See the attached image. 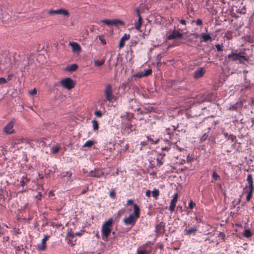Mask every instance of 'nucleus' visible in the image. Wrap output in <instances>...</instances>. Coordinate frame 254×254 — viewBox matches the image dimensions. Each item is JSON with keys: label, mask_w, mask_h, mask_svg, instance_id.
I'll use <instances>...</instances> for the list:
<instances>
[{"label": "nucleus", "mask_w": 254, "mask_h": 254, "mask_svg": "<svg viewBox=\"0 0 254 254\" xmlns=\"http://www.w3.org/2000/svg\"><path fill=\"white\" fill-rule=\"evenodd\" d=\"M195 23L197 25H201L202 24V21L200 19H197L196 20Z\"/></svg>", "instance_id": "nucleus-42"}, {"label": "nucleus", "mask_w": 254, "mask_h": 254, "mask_svg": "<svg viewBox=\"0 0 254 254\" xmlns=\"http://www.w3.org/2000/svg\"><path fill=\"white\" fill-rule=\"evenodd\" d=\"M49 193L52 194V193H51V192H49Z\"/></svg>", "instance_id": "nucleus-61"}, {"label": "nucleus", "mask_w": 254, "mask_h": 254, "mask_svg": "<svg viewBox=\"0 0 254 254\" xmlns=\"http://www.w3.org/2000/svg\"><path fill=\"white\" fill-rule=\"evenodd\" d=\"M237 61H239V64H243V63H244V61L245 60H243V59L242 58H240L239 59V60H238Z\"/></svg>", "instance_id": "nucleus-54"}, {"label": "nucleus", "mask_w": 254, "mask_h": 254, "mask_svg": "<svg viewBox=\"0 0 254 254\" xmlns=\"http://www.w3.org/2000/svg\"><path fill=\"white\" fill-rule=\"evenodd\" d=\"M201 37L202 39V41L203 42H206L208 41L212 40V37L209 34L202 33Z\"/></svg>", "instance_id": "nucleus-24"}, {"label": "nucleus", "mask_w": 254, "mask_h": 254, "mask_svg": "<svg viewBox=\"0 0 254 254\" xmlns=\"http://www.w3.org/2000/svg\"><path fill=\"white\" fill-rule=\"evenodd\" d=\"M205 70L203 67H199L194 72L193 77L195 79L201 77L204 74Z\"/></svg>", "instance_id": "nucleus-16"}, {"label": "nucleus", "mask_w": 254, "mask_h": 254, "mask_svg": "<svg viewBox=\"0 0 254 254\" xmlns=\"http://www.w3.org/2000/svg\"><path fill=\"white\" fill-rule=\"evenodd\" d=\"M68 236L71 238H73L74 236V234L72 233H68V234H67Z\"/></svg>", "instance_id": "nucleus-55"}, {"label": "nucleus", "mask_w": 254, "mask_h": 254, "mask_svg": "<svg viewBox=\"0 0 254 254\" xmlns=\"http://www.w3.org/2000/svg\"><path fill=\"white\" fill-rule=\"evenodd\" d=\"M13 75L12 74H9L8 76H7V79H6L7 81H9L10 80H11L12 77H13Z\"/></svg>", "instance_id": "nucleus-51"}, {"label": "nucleus", "mask_w": 254, "mask_h": 254, "mask_svg": "<svg viewBox=\"0 0 254 254\" xmlns=\"http://www.w3.org/2000/svg\"><path fill=\"white\" fill-rule=\"evenodd\" d=\"M147 245L146 244L142 245L140 248L137 250V254H150V250H147Z\"/></svg>", "instance_id": "nucleus-17"}, {"label": "nucleus", "mask_w": 254, "mask_h": 254, "mask_svg": "<svg viewBox=\"0 0 254 254\" xmlns=\"http://www.w3.org/2000/svg\"><path fill=\"white\" fill-rule=\"evenodd\" d=\"M197 231V228L196 226L191 227L188 230H185V234L187 235L190 236L191 234H195L196 232Z\"/></svg>", "instance_id": "nucleus-22"}, {"label": "nucleus", "mask_w": 254, "mask_h": 254, "mask_svg": "<svg viewBox=\"0 0 254 254\" xmlns=\"http://www.w3.org/2000/svg\"><path fill=\"white\" fill-rule=\"evenodd\" d=\"M49 193L52 194V193H51V192H49Z\"/></svg>", "instance_id": "nucleus-60"}, {"label": "nucleus", "mask_w": 254, "mask_h": 254, "mask_svg": "<svg viewBox=\"0 0 254 254\" xmlns=\"http://www.w3.org/2000/svg\"><path fill=\"white\" fill-rule=\"evenodd\" d=\"M148 140L150 141L152 144H156L159 141V140H157L156 141H154L153 139L149 137V136L147 137Z\"/></svg>", "instance_id": "nucleus-41"}, {"label": "nucleus", "mask_w": 254, "mask_h": 254, "mask_svg": "<svg viewBox=\"0 0 254 254\" xmlns=\"http://www.w3.org/2000/svg\"><path fill=\"white\" fill-rule=\"evenodd\" d=\"M150 29H149L148 31H145L144 32H143L142 33V37L144 38H145V36H147V35H149V33L150 32Z\"/></svg>", "instance_id": "nucleus-43"}, {"label": "nucleus", "mask_w": 254, "mask_h": 254, "mask_svg": "<svg viewBox=\"0 0 254 254\" xmlns=\"http://www.w3.org/2000/svg\"><path fill=\"white\" fill-rule=\"evenodd\" d=\"M135 76L136 77H137L138 78H141V77L144 76L143 73H137Z\"/></svg>", "instance_id": "nucleus-49"}, {"label": "nucleus", "mask_w": 254, "mask_h": 254, "mask_svg": "<svg viewBox=\"0 0 254 254\" xmlns=\"http://www.w3.org/2000/svg\"><path fill=\"white\" fill-rule=\"evenodd\" d=\"M195 206V204L192 200H190L189 203V207L190 209H192Z\"/></svg>", "instance_id": "nucleus-37"}, {"label": "nucleus", "mask_w": 254, "mask_h": 254, "mask_svg": "<svg viewBox=\"0 0 254 254\" xmlns=\"http://www.w3.org/2000/svg\"><path fill=\"white\" fill-rule=\"evenodd\" d=\"M254 190V189H245V188H244V189H243L244 192L247 193V195L246 196L247 201H249L251 200V199L252 198L253 193Z\"/></svg>", "instance_id": "nucleus-21"}, {"label": "nucleus", "mask_w": 254, "mask_h": 254, "mask_svg": "<svg viewBox=\"0 0 254 254\" xmlns=\"http://www.w3.org/2000/svg\"><path fill=\"white\" fill-rule=\"evenodd\" d=\"M77 68L78 65L75 64H73L66 66L65 69L68 71L73 72L75 71Z\"/></svg>", "instance_id": "nucleus-23"}, {"label": "nucleus", "mask_w": 254, "mask_h": 254, "mask_svg": "<svg viewBox=\"0 0 254 254\" xmlns=\"http://www.w3.org/2000/svg\"><path fill=\"white\" fill-rule=\"evenodd\" d=\"M225 134V136H227V135H228V134H227V133H226V134Z\"/></svg>", "instance_id": "nucleus-59"}, {"label": "nucleus", "mask_w": 254, "mask_h": 254, "mask_svg": "<svg viewBox=\"0 0 254 254\" xmlns=\"http://www.w3.org/2000/svg\"><path fill=\"white\" fill-rule=\"evenodd\" d=\"M37 93V89L36 88H34L30 92V94L31 95H35Z\"/></svg>", "instance_id": "nucleus-46"}, {"label": "nucleus", "mask_w": 254, "mask_h": 254, "mask_svg": "<svg viewBox=\"0 0 254 254\" xmlns=\"http://www.w3.org/2000/svg\"><path fill=\"white\" fill-rule=\"evenodd\" d=\"M15 122L11 121L7 124L3 128V132L6 134H11L15 133L14 129H13Z\"/></svg>", "instance_id": "nucleus-8"}, {"label": "nucleus", "mask_w": 254, "mask_h": 254, "mask_svg": "<svg viewBox=\"0 0 254 254\" xmlns=\"http://www.w3.org/2000/svg\"><path fill=\"white\" fill-rule=\"evenodd\" d=\"M94 114L96 117L98 118H101L102 116V113L99 110L96 111L94 113Z\"/></svg>", "instance_id": "nucleus-38"}, {"label": "nucleus", "mask_w": 254, "mask_h": 254, "mask_svg": "<svg viewBox=\"0 0 254 254\" xmlns=\"http://www.w3.org/2000/svg\"><path fill=\"white\" fill-rule=\"evenodd\" d=\"M7 83V80L4 77H0V85Z\"/></svg>", "instance_id": "nucleus-39"}, {"label": "nucleus", "mask_w": 254, "mask_h": 254, "mask_svg": "<svg viewBox=\"0 0 254 254\" xmlns=\"http://www.w3.org/2000/svg\"><path fill=\"white\" fill-rule=\"evenodd\" d=\"M151 194V191L150 190H147L146 191L145 194L147 197H150Z\"/></svg>", "instance_id": "nucleus-52"}, {"label": "nucleus", "mask_w": 254, "mask_h": 254, "mask_svg": "<svg viewBox=\"0 0 254 254\" xmlns=\"http://www.w3.org/2000/svg\"><path fill=\"white\" fill-rule=\"evenodd\" d=\"M125 212V210L123 209L120 210L118 212V216H120L122 214H123Z\"/></svg>", "instance_id": "nucleus-48"}, {"label": "nucleus", "mask_w": 254, "mask_h": 254, "mask_svg": "<svg viewBox=\"0 0 254 254\" xmlns=\"http://www.w3.org/2000/svg\"><path fill=\"white\" fill-rule=\"evenodd\" d=\"M103 175L104 172L99 169H95L89 172V176L93 177L99 178Z\"/></svg>", "instance_id": "nucleus-15"}, {"label": "nucleus", "mask_w": 254, "mask_h": 254, "mask_svg": "<svg viewBox=\"0 0 254 254\" xmlns=\"http://www.w3.org/2000/svg\"><path fill=\"white\" fill-rule=\"evenodd\" d=\"M165 156V153H161L158 154L157 156L156 161L157 165L158 166L162 165L165 161L164 157Z\"/></svg>", "instance_id": "nucleus-20"}, {"label": "nucleus", "mask_w": 254, "mask_h": 254, "mask_svg": "<svg viewBox=\"0 0 254 254\" xmlns=\"http://www.w3.org/2000/svg\"><path fill=\"white\" fill-rule=\"evenodd\" d=\"M227 58L228 59H230L233 61H236L238 60H239L240 58H242L245 61H247L248 60L246 57L243 55L241 52L239 53L232 52L230 54L228 55Z\"/></svg>", "instance_id": "nucleus-9"}, {"label": "nucleus", "mask_w": 254, "mask_h": 254, "mask_svg": "<svg viewBox=\"0 0 254 254\" xmlns=\"http://www.w3.org/2000/svg\"><path fill=\"white\" fill-rule=\"evenodd\" d=\"M178 194L176 193L174 194L173 199L171 200L170 206H169V210L171 212H173L175 210V208L176 206V203L178 201Z\"/></svg>", "instance_id": "nucleus-11"}, {"label": "nucleus", "mask_w": 254, "mask_h": 254, "mask_svg": "<svg viewBox=\"0 0 254 254\" xmlns=\"http://www.w3.org/2000/svg\"><path fill=\"white\" fill-rule=\"evenodd\" d=\"M168 144V145L167 146H165L164 147H162V150L168 151L170 149V146L171 144Z\"/></svg>", "instance_id": "nucleus-44"}, {"label": "nucleus", "mask_w": 254, "mask_h": 254, "mask_svg": "<svg viewBox=\"0 0 254 254\" xmlns=\"http://www.w3.org/2000/svg\"><path fill=\"white\" fill-rule=\"evenodd\" d=\"M110 196L112 198H115L116 197V193L114 190H111L110 192Z\"/></svg>", "instance_id": "nucleus-34"}, {"label": "nucleus", "mask_w": 254, "mask_h": 254, "mask_svg": "<svg viewBox=\"0 0 254 254\" xmlns=\"http://www.w3.org/2000/svg\"><path fill=\"white\" fill-rule=\"evenodd\" d=\"M133 200H132V199H128V200L127 201V204H126V205H127V206H128V205H130L133 204Z\"/></svg>", "instance_id": "nucleus-45"}, {"label": "nucleus", "mask_w": 254, "mask_h": 254, "mask_svg": "<svg viewBox=\"0 0 254 254\" xmlns=\"http://www.w3.org/2000/svg\"><path fill=\"white\" fill-rule=\"evenodd\" d=\"M42 197V194L41 193H39L36 196V198L38 200H41Z\"/></svg>", "instance_id": "nucleus-50"}, {"label": "nucleus", "mask_w": 254, "mask_h": 254, "mask_svg": "<svg viewBox=\"0 0 254 254\" xmlns=\"http://www.w3.org/2000/svg\"><path fill=\"white\" fill-rule=\"evenodd\" d=\"M92 125H93V128L94 130H97L99 128V124L97 121L95 120H93L92 121Z\"/></svg>", "instance_id": "nucleus-28"}, {"label": "nucleus", "mask_w": 254, "mask_h": 254, "mask_svg": "<svg viewBox=\"0 0 254 254\" xmlns=\"http://www.w3.org/2000/svg\"><path fill=\"white\" fill-rule=\"evenodd\" d=\"M101 22L108 26L124 25V22L119 19H104Z\"/></svg>", "instance_id": "nucleus-10"}, {"label": "nucleus", "mask_w": 254, "mask_h": 254, "mask_svg": "<svg viewBox=\"0 0 254 254\" xmlns=\"http://www.w3.org/2000/svg\"><path fill=\"white\" fill-rule=\"evenodd\" d=\"M29 180L27 179V177H23L21 180L20 182V184L21 186L23 187L27 183V182H29Z\"/></svg>", "instance_id": "nucleus-29"}, {"label": "nucleus", "mask_w": 254, "mask_h": 254, "mask_svg": "<svg viewBox=\"0 0 254 254\" xmlns=\"http://www.w3.org/2000/svg\"><path fill=\"white\" fill-rule=\"evenodd\" d=\"M215 47H216V48L217 49V50L218 52H220V51H223V49H222L223 46L222 45H220V44H217V45H215Z\"/></svg>", "instance_id": "nucleus-40"}, {"label": "nucleus", "mask_w": 254, "mask_h": 254, "mask_svg": "<svg viewBox=\"0 0 254 254\" xmlns=\"http://www.w3.org/2000/svg\"><path fill=\"white\" fill-rule=\"evenodd\" d=\"M60 83L63 87L68 90L73 88L75 85L74 81L68 77L62 79Z\"/></svg>", "instance_id": "nucleus-5"}, {"label": "nucleus", "mask_w": 254, "mask_h": 254, "mask_svg": "<svg viewBox=\"0 0 254 254\" xmlns=\"http://www.w3.org/2000/svg\"><path fill=\"white\" fill-rule=\"evenodd\" d=\"M236 137L233 136V135H230L229 137V139H231L232 140H233L234 138H235Z\"/></svg>", "instance_id": "nucleus-57"}, {"label": "nucleus", "mask_w": 254, "mask_h": 254, "mask_svg": "<svg viewBox=\"0 0 254 254\" xmlns=\"http://www.w3.org/2000/svg\"><path fill=\"white\" fill-rule=\"evenodd\" d=\"M50 238V236L45 235L42 240V243L38 245L37 249L40 251H44L46 249V242Z\"/></svg>", "instance_id": "nucleus-13"}, {"label": "nucleus", "mask_w": 254, "mask_h": 254, "mask_svg": "<svg viewBox=\"0 0 254 254\" xmlns=\"http://www.w3.org/2000/svg\"><path fill=\"white\" fill-rule=\"evenodd\" d=\"M159 227H160V228H161V225H158V226L157 227V229H159V228H158Z\"/></svg>", "instance_id": "nucleus-58"}, {"label": "nucleus", "mask_w": 254, "mask_h": 254, "mask_svg": "<svg viewBox=\"0 0 254 254\" xmlns=\"http://www.w3.org/2000/svg\"><path fill=\"white\" fill-rule=\"evenodd\" d=\"M152 69H148L145 71V72L143 73L144 76H147L149 75L152 73Z\"/></svg>", "instance_id": "nucleus-35"}, {"label": "nucleus", "mask_w": 254, "mask_h": 254, "mask_svg": "<svg viewBox=\"0 0 254 254\" xmlns=\"http://www.w3.org/2000/svg\"><path fill=\"white\" fill-rule=\"evenodd\" d=\"M237 109V104L231 105L229 107V110L230 111H236Z\"/></svg>", "instance_id": "nucleus-36"}, {"label": "nucleus", "mask_w": 254, "mask_h": 254, "mask_svg": "<svg viewBox=\"0 0 254 254\" xmlns=\"http://www.w3.org/2000/svg\"><path fill=\"white\" fill-rule=\"evenodd\" d=\"M153 197L157 199L159 195V191L157 189H154L152 192Z\"/></svg>", "instance_id": "nucleus-30"}, {"label": "nucleus", "mask_w": 254, "mask_h": 254, "mask_svg": "<svg viewBox=\"0 0 254 254\" xmlns=\"http://www.w3.org/2000/svg\"><path fill=\"white\" fill-rule=\"evenodd\" d=\"M179 21L183 25H186V20H184V19H181Z\"/></svg>", "instance_id": "nucleus-53"}, {"label": "nucleus", "mask_w": 254, "mask_h": 254, "mask_svg": "<svg viewBox=\"0 0 254 254\" xmlns=\"http://www.w3.org/2000/svg\"><path fill=\"white\" fill-rule=\"evenodd\" d=\"M69 45L72 48V51L73 53H79L81 50V47L80 45L75 42H69Z\"/></svg>", "instance_id": "nucleus-14"}, {"label": "nucleus", "mask_w": 254, "mask_h": 254, "mask_svg": "<svg viewBox=\"0 0 254 254\" xmlns=\"http://www.w3.org/2000/svg\"><path fill=\"white\" fill-rule=\"evenodd\" d=\"M130 38V35L129 34H125L124 36L121 39L119 44V47L120 49L122 48L125 46V42L126 41L128 40Z\"/></svg>", "instance_id": "nucleus-19"}, {"label": "nucleus", "mask_w": 254, "mask_h": 254, "mask_svg": "<svg viewBox=\"0 0 254 254\" xmlns=\"http://www.w3.org/2000/svg\"><path fill=\"white\" fill-rule=\"evenodd\" d=\"M166 39L168 40L180 39L183 37V34L178 30H174L169 34H167Z\"/></svg>", "instance_id": "nucleus-6"}, {"label": "nucleus", "mask_w": 254, "mask_h": 254, "mask_svg": "<svg viewBox=\"0 0 254 254\" xmlns=\"http://www.w3.org/2000/svg\"><path fill=\"white\" fill-rule=\"evenodd\" d=\"M133 213L130 214L128 217H126L123 222L126 226H130L132 227L134 226L137 220L140 217V208L137 204H133Z\"/></svg>", "instance_id": "nucleus-1"}, {"label": "nucleus", "mask_w": 254, "mask_h": 254, "mask_svg": "<svg viewBox=\"0 0 254 254\" xmlns=\"http://www.w3.org/2000/svg\"><path fill=\"white\" fill-rule=\"evenodd\" d=\"M212 178L215 181H217V180L220 179L219 175L215 171H213V172Z\"/></svg>", "instance_id": "nucleus-33"}, {"label": "nucleus", "mask_w": 254, "mask_h": 254, "mask_svg": "<svg viewBox=\"0 0 254 254\" xmlns=\"http://www.w3.org/2000/svg\"><path fill=\"white\" fill-rule=\"evenodd\" d=\"M60 149V147L59 146H52V148H51V150L52 151V152L54 154L57 153L59 152Z\"/></svg>", "instance_id": "nucleus-31"}, {"label": "nucleus", "mask_w": 254, "mask_h": 254, "mask_svg": "<svg viewBox=\"0 0 254 254\" xmlns=\"http://www.w3.org/2000/svg\"><path fill=\"white\" fill-rule=\"evenodd\" d=\"M48 14L51 15L54 14L62 15L64 16L67 17L69 16V13L68 11L64 8H60L56 10L51 9L49 11Z\"/></svg>", "instance_id": "nucleus-7"}, {"label": "nucleus", "mask_w": 254, "mask_h": 254, "mask_svg": "<svg viewBox=\"0 0 254 254\" xmlns=\"http://www.w3.org/2000/svg\"><path fill=\"white\" fill-rule=\"evenodd\" d=\"M207 135H206V134H204L201 138V140H205L206 137H207Z\"/></svg>", "instance_id": "nucleus-56"}, {"label": "nucleus", "mask_w": 254, "mask_h": 254, "mask_svg": "<svg viewBox=\"0 0 254 254\" xmlns=\"http://www.w3.org/2000/svg\"><path fill=\"white\" fill-rule=\"evenodd\" d=\"M96 143V142L93 140H89L87 141L83 145V147H91L92 145Z\"/></svg>", "instance_id": "nucleus-25"}, {"label": "nucleus", "mask_w": 254, "mask_h": 254, "mask_svg": "<svg viewBox=\"0 0 254 254\" xmlns=\"http://www.w3.org/2000/svg\"><path fill=\"white\" fill-rule=\"evenodd\" d=\"M105 62V59L103 58L101 60L94 61V65L96 66H100L102 65Z\"/></svg>", "instance_id": "nucleus-26"}, {"label": "nucleus", "mask_w": 254, "mask_h": 254, "mask_svg": "<svg viewBox=\"0 0 254 254\" xmlns=\"http://www.w3.org/2000/svg\"><path fill=\"white\" fill-rule=\"evenodd\" d=\"M88 190V187H87L86 188H85L81 192L80 194L82 195L86 193Z\"/></svg>", "instance_id": "nucleus-47"}, {"label": "nucleus", "mask_w": 254, "mask_h": 254, "mask_svg": "<svg viewBox=\"0 0 254 254\" xmlns=\"http://www.w3.org/2000/svg\"><path fill=\"white\" fill-rule=\"evenodd\" d=\"M135 12L137 14V16L138 17V21L137 22H136L134 24L135 25V28L136 30H138V31H140V28H141V25H142V17L140 14V11H139V9H135Z\"/></svg>", "instance_id": "nucleus-12"}, {"label": "nucleus", "mask_w": 254, "mask_h": 254, "mask_svg": "<svg viewBox=\"0 0 254 254\" xmlns=\"http://www.w3.org/2000/svg\"><path fill=\"white\" fill-rule=\"evenodd\" d=\"M177 127L172 126L166 128L164 132V138L168 144L175 143L178 139V134L175 133L177 131ZM179 132V130H178Z\"/></svg>", "instance_id": "nucleus-2"}, {"label": "nucleus", "mask_w": 254, "mask_h": 254, "mask_svg": "<svg viewBox=\"0 0 254 254\" xmlns=\"http://www.w3.org/2000/svg\"><path fill=\"white\" fill-rule=\"evenodd\" d=\"M99 40L101 41V43L103 44V45H106L107 42H106V39H105L104 38V36H103V35H100L99 36Z\"/></svg>", "instance_id": "nucleus-32"}, {"label": "nucleus", "mask_w": 254, "mask_h": 254, "mask_svg": "<svg viewBox=\"0 0 254 254\" xmlns=\"http://www.w3.org/2000/svg\"><path fill=\"white\" fill-rule=\"evenodd\" d=\"M106 99L109 102H112L115 99V96L113 93L112 85L110 83L105 85L104 91Z\"/></svg>", "instance_id": "nucleus-4"}, {"label": "nucleus", "mask_w": 254, "mask_h": 254, "mask_svg": "<svg viewBox=\"0 0 254 254\" xmlns=\"http://www.w3.org/2000/svg\"><path fill=\"white\" fill-rule=\"evenodd\" d=\"M114 220L112 218L106 221L102 226V238L104 241H107L108 237L111 233Z\"/></svg>", "instance_id": "nucleus-3"}, {"label": "nucleus", "mask_w": 254, "mask_h": 254, "mask_svg": "<svg viewBox=\"0 0 254 254\" xmlns=\"http://www.w3.org/2000/svg\"><path fill=\"white\" fill-rule=\"evenodd\" d=\"M243 235L246 238H249L252 236V233L249 229L245 230Z\"/></svg>", "instance_id": "nucleus-27"}, {"label": "nucleus", "mask_w": 254, "mask_h": 254, "mask_svg": "<svg viewBox=\"0 0 254 254\" xmlns=\"http://www.w3.org/2000/svg\"><path fill=\"white\" fill-rule=\"evenodd\" d=\"M247 181L248 184V186H246L244 187L245 189H254V186L253 185V177L252 174H248L247 178Z\"/></svg>", "instance_id": "nucleus-18"}]
</instances>
